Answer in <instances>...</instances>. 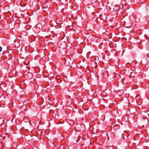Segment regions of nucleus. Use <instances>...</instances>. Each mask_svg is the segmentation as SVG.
Returning <instances> with one entry per match:
<instances>
[{"mask_svg": "<svg viewBox=\"0 0 149 149\" xmlns=\"http://www.w3.org/2000/svg\"><path fill=\"white\" fill-rule=\"evenodd\" d=\"M140 97H141L139 95H138L136 96V99H140Z\"/></svg>", "mask_w": 149, "mask_h": 149, "instance_id": "nucleus-1", "label": "nucleus"}, {"mask_svg": "<svg viewBox=\"0 0 149 149\" xmlns=\"http://www.w3.org/2000/svg\"><path fill=\"white\" fill-rule=\"evenodd\" d=\"M2 47L0 46V52L2 51Z\"/></svg>", "mask_w": 149, "mask_h": 149, "instance_id": "nucleus-2", "label": "nucleus"}, {"mask_svg": "<svg viewBox=\"0 0 149 149\" xmlns=\"http://www.w3.org/2000/svg\"><path fill=\"white\" fill-rule=\"evenodd\" d=\"M31 121L30 120L29 123L31 124L32 125V124L31 123Z\"/></svg>", "mask_w": 149, "mask_h": 149, "instance_id": "nucleus-3", "label": "nucleus"}, {"mask_svg": "<svg viewBox=\"0 0 149 149\" xmlns=\"http://www.w3.org/2000/svg\"><path fill=\"white\" fill-rule=\"evenodd\" d=\"M143 119H144V118H143Z\"/></svg>", "mask_w": 149, "mask_h": 149, "instance_id": "nucleus-4", "label": "nucleus"}]
</instances>
